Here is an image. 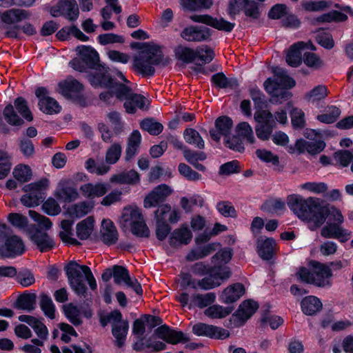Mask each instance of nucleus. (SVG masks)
<instances>
[{
  "instance_id": "nucleus-1",
  "label": "nucleus",
  "mask_w": 353,
  "mask_h": 353,
  "mask_svg": "<svg viewBox=\"0 0 353 353\" xmlns=\"http://www.w3.org/2000/svg\"><path fill=\"white\" fill-rule=\"evenodd\" d=\"M290 210L303 221L312 223L316 228L327 223H342L343 216L334 206L322 205L320 199L313 197L304 199L299 194H290L287 197Z\"/></svg>"
},
{
  "instance_id": "nucleus-2",
  "label": "nucleus",
  "mask_w": 353,
  "mask_h": 353,
  "mask_svg": "<svg viewBox=\"0 0 353 353\" xmlns=\"http://www.w3.org/2000/svg\"><path fill=\"white\" fill-rule=\"evenodd\" d=\"M64 271L70 287L77 296L86 299L88 296V288L84 283L83 276L90 289L93 291L97 290L96 279L88 266L80 265L76 261L72 260L64 266Z\"/></svg>"
},
{
  "instance_id": "nucleus-3",
  "label": "nucleus",
  "mask_w": 353,
  "mask_h": 353,
  "mask_svg": "<svg viewBox=\"0 0 353 353\" xmlns=\"http://www.w3.org/2000/svg\"><path fill=\"white\" fill-rule=\"evenodd\" d=\"M163 59L162 51L157 46H146L134 58V70L143 77L152 76L155 72L154 65H159Z\"/></svg>"
},
{
  "instance_id": "nucleus-4",
  "label": "nucleus",
  "mask_w": 353,
  "mask_h": 353,
  "mask_svg": "<svg viewBox=\"0 0 353 353\" xmlns=\"http://www.w3.org/2000/svg\"><path fill=\"white\" fill-rule=\"evenodd\" d=\"M48 186V178H41L38 181L25 185L22 190L27 194L21 196V203L26 208L38 206L44 201L46 197V191Z\"/></svg>"
},
{
  "instance_id": "nucleus-5",
  "label": "nucleus",
  "mask_w": 353,
  "mask_h": 353,
  "mask_svg": "<svg viewBox=\"0 0 353 353\" xmlns=\"http://www.w3.org/2000/svg\"><path fill=\"white\" fill-rule=\"evenodd\" d=\"M122 146L119 143H112L106 150L105 163H97L92 158L88 159L85 163V168L91 174H105L110 170V164L116 163L121 157Z\"/></svg>"
},
{
  "instance_id": "nucleus-6",
  "label": "nucleus",
  "mask_w": 353,
  "mask_h": 353,
  "mask_svg": "<svg viewBox=\"0 0 353 353\" xmlns=\"http://www.w3.org/2000/svg\"><path fill=\"white\" fill-rule=\"evenodd\" d=\"M76 51L79 57L70 61L71 66L76 70L83 72L86 68L94 69L101 63L97 52L90 46H80L77 47Z\"/></svg>"
},
{
  "instance_id": "nucleus-7",
  "label": "nucleus",
  "mask_w": 353,
  "mask_h": 353,
  "mask_svg": "<svg viewBox=\"0 0 353 353\" xmlns=\"http://www.w3.org/2000/svg\"><path fill=\"white\" fill-rule=\"evenodd\" d=\"M259 305L257 301L252 299L243 301L239 306L237 310L231 316L225 325L231 327H240L250 319L257 311Z\"/></svg>"
},
{
  "instance_id": "nucleus-8",
  "label": "nucleus",
  "mask_w": 353,
  "mask_h": 353,
  "mask_svg": "<svg viewBox=\"0 0 353 353\" xmlns=\"http://www.w3.org/2000/svg\"><path fill=\"white\" fill-rule=\"evenodd\" d=\"M254 120L257 137L263 141L268 140L276 125L273 114L268 110H259L254 113Z\"/></svg>"
},
{
  "instance_id": "nucleus-9",
  "label": "nucleus",
  "mask_w": 353,
  "mask_h": 353,
  "mask_svg": "<svg viewBox=\"0 0 353 353\" xmlns=\"http://www.w3.org/2000/svg\"><path fill=\"white\" fill-rule=\"evenodd\" d=\"M216 300V294L214 292H208L205 294H192L191 296V302L189 303V294L187 292H182L176 298V301L181 303L182 307H187L189 310H192L195 306L203 309L210 306Z\"/></svg>"
},
{
  "instance_id": "nucleus-10",
  "label": "nucleus",
  "mask_w": 353,
  "mask_h": 353,
  "mask_svg": "<svg viewBox=\"0 0 353 353\" xmlns=\"http://www.w3.org/2000/svg\"><path fill=\"white\" fill-rule=\"evenodd\" d=\"M28 234L31 241L37 245L41 252H48L55 246L54 239L34 224L30 225Z\"/></svg>"
},
{
  "instance_id": "nucleus-11",
  "label": "nucleus",
  "mask_w": 353,
  "mask_h": 353,
  "mask_svg": "<svg viewBox=\"0 0 353 353\" xmlns=\"http://www.w3.org/2000/svg\"><path fill=\"white\" fill-rule=\"evenodd\" d=\"M50 12L54 17L63 16L68 20L74 21L79 17V10L75 0H59L55 6L50 8Z\"/></svg>"
},
{
  "instance_id": "nucleus-12",
  "label": "nucleus",
  "mask_w": 353,
  "mask_h": 353,
  "mask_svg": "<svg viewBox=\"0 0 353 353\" xmlns=\"http://www.w3.org/2000/svg\"><path fill=\"white\" fill-rule=\"evenodd\" d=\"M192 333L197 336H205L212 339L223 340L229 337L228 330L205 323H197L192 327Z\"/></svg>"
},
{
  "instance_id": "nucleus-13",
  "label": "nucleus",
  "mask_w": 353,
  "mask_h": 353,
  "mask_svg": "<svg viewBox=\"0 0 353 353\" xmlns=\"http://www.w3.org/2000/svg\"><path fill=\"white\" fill-rule=\"evenodd\" d=\"M243 9L246 16L253 19H257L260 15L258 4L254 0H230L228 7L229 15L234 17Z\"/></svg>"
},
{
  "instance_id": "nucleus-14",
  "label": "nucleus",
  "mask_w": 353,
  "mask_h": 353,
  "mask_svg": "<svg viewBox=\"0 0 353 353\" xmlns=\"http://www.w3.org/2000/svg\"><path fill=\"white\" fill-rule=\"evenodd\" d=\"M26 252L25 244L22 239L16 234L8 236L1 248V255L5 258L14 259L21 256Z\"/></svg>"
},
{
  "instance_id": "nucleus-15",
  "label": "nucleus",
  "mask_w": 353,
  "mask_h": 353,
  "mask_svg": "<svg viewBox=\"0 0 353 353\" xmlns=\"http://www.w3.org/2000/svg\"><path fill=\"white\" fill-rule=\"evenodd\" d=\"M171 193V188L165 184H161L157 186L145 196L143 200L144 208H151L163 204L166 198Z\"/></svg>"
},
{
  "instance_id": "nucleus-16",
  "label": "nucleus",
  "mask_w": 353,
  "mask_h": 353,
  "mask_svg": "<svg viewBox=\"0 0 353 353\" xmlns=\"http://www.w3.org/2000/svg\"><path fill=\"white\" fill-rule=\"evenodd\" d=\"M190 19L194 22L204 23L219 30L227 32H231L234 27V23H230L222 17H213L209 14H194L190 16Z\"/></svg>"
},
{
  "instance_id": "nucleus-17",
  "label": "nucleus",
  "mask_w": 353,
  "mask_h": 353,
  "mask_svg": "<svg viewBox=\"0 0 353 353\" xmlns=\"http://www.w3.org/2000/svg\"><path fill=\"white\" fill-rule=\"evenodd\" d=\"M94 70L95 71L88 76L90 84L94 88H112L114 81L108 68L101 64Z\"/></svg>"
},
{
  "instance_id": "nucleus-18",
  "label": "nucleus",
  "mask_w": 353,
  "mask_h": 353,
  "mask_svg": "<svg viewBox=\"0 0 353 353\" xmlns=\"http://www.w3.org/2000/svg\"><path fill=\"white\" fill-rule=\"evenodd\" d=\"M181 37L189 42H202L210 38L211 30L204 26H190L181 31Z\"/></svg>"
},
{
  "instance_id": "nucleus-19",
  "label": "nucleus",
  "mask_w": 353,
  "mask_h": 353,
  "mask_svg": "<svg viewBox=\"0 0 353 353\" xmlns=\"http://www.w3.org/2000/svg\"><path fill=\"white\" fill-rule=\"evenodd\" d=\"M216 272L219 274L218 277H212L210 274H208V276L198 280L197 284L199 288L203 290L214 289L221 285L219 281H224L228 279L232 274L230 268L228 266L223 268L221 271H216Z\"/></svg>"
},
{
  "instance_id": "nucleus-20",
  "label": "nucleus",
  "mask_w": 353,
  "mask_h": 353,
  "mask_svg": "<svg viewBox=\"0 0 353 353\" xmlns=\"http://www.w3.org/2000/svg\"><path fill=\"white\" fill-rule=\"evenodd\" d=\"M193 237L192 232L186 225H183L174 229L169 237V244L172 248H176L181 245H188Z\"/></svg>"
},
{
  "instance_id": "nucleus-21",
  "label": "nucleus",
  "mask_w": 353,
  "mask_h": 353,
  "mask_svg": "<svg viewBox=\"0 0 353 353\" xmlns=\"http://www.w3.org/2000/svg\"><path fill=\"white\" fill-rule=\"evenodd\" d=\"M245 293V288L241 283H235L225 288L219 295V301L225 304L237 301Z\"/></svg>"
},
{
  "instance_id": "nucleus-22",
  "label": "nucleus",
  "mask_w": 353,
  "mask_h": 353,
  "mask_svg": "<svg viewBox=\"0 0 353 353\" xmlns=\"http://www.w3.org/2000/svg\"><path fill=\"white\" fill-rule=\"evenodd\" d=\"M128 330L129 322L123 319L122 314L119 321L112 324V334L115 339L114 345L118 348H122L125 345Z\"/></svg>"
},
{
  "instance_id": "nucleus-23",
  "label": "nucleus",
  "mask_w": 353,
  "mask_h": 353,
  "mask_svg": "<svg viewBox=\"0 0 353 353\" xmlns=\"http://www.w3.org/2000/svg\"><path fill=\"white\" fill-rule=\"evenodd\" d=\"M310 264L314 270L315 276L314 285L323 288L326 284H330L329 281H325L326 279H330L332 276V269L329 265L316 261H312Z\"/></svg>"
},
{
  "instance_id": "nucleus-24",
  "label": "nucleus",
  "mask_w": 353,
  "mask_h": 353,
  "mask_svg": "<svg viewBox=\"0 0 353 353\" xmlns=\"http://www.w3.org/2000/svg\"><path fill=\"white\" fill-rule=\"evenodd\" d=\"M275 240L272 237H265L264 239L261 237L256 241V252L261 259L270 261L274 259L276 254L274 246Z\"/></svg>"
},
{
  "instance_id": "nucleus-25",
  "label": "nucleus",
  "mask_w": 353,
  "mask_h": 353,
  "mask_svg": "<svg viewBox=\"0 0 353 353\" xmlns=\"http://www.w3.org/2000/svg\"><path fill=\"white\" fill-rule=\"evenodd\" d=\"M101 240L107 246L117 243L119 233L114 223L109 219H103L101 223Z\"/></svg>"
},
{
  "instance_id": "nucleus-26",
  "label": "nucleus",
  "mask_w": 353,
  "mask_h": 353,
  "mask_svg": "<svg viewBox=\"0 0 353 353\" xmlns=\"http://www.w3.org/2000/svg\"><path fill=\"white\" fill-rule=\"evenodd\" d=\"M31 13L26 10L12 8L1 13V21L6 26H11L28 19Z\"/></svg>"
},
{
  "instance_id": "nucleus-27",
  "label": "nucleus",
  "mask_w": 353,
  "mask_h": 353,
  "mask_svg": "<svg viewBox=\"0 0 353 353\" xmlns=\"http://www.w3.org/2000/svg\"><path fill=\"white\" fill-rule=\"evenodd\" d=\"M323 141H309L304 139H299L295 143L296 152L299 154L307 152L311 155H316L322 152L325 148Z\"/></svg>"
},
{
  "instance_id": "nucleus-28",
  "label": "nucleus",
  "mask_w": 353,
  "mask_h": 353,
  "mask_svg": "<svg viewBox=\"0 0 353 353\" xmlns=\"http://www.w3.org/2000/svg\"><path fill=\"white\" fill-rule=\"evenodd\" d=\"M59 87L61 94L70 99L74 97L77 94L81 93L84 89L83 84L72 77L61 81L59 83Z\"/></svg>"
},
{
  "instance_id": "nucleus-29",
  "label": "nucleus",
  "mask_w": 353,
  "mask_h": 353,
  "mask_svg": "<svg viewBox=\"0 0 353 353\" xmlns=\"http://www.w3.org/2000/svg\"><path fill=\"white\" fill-rule=\"evenodd\" d=\"M110 188L108 183H97L95 184L88 183L80 187V191L84 197L92 199L105 195Z\"/></svg>"
},
{
  "instance_id": "nucleus-30",
  "label": "nucleus",
  "mask_w": 353,
  "mask_h": 353,
  "mask_svg": "<svg viewBox=\"0 0 353 353\" xmlns=\"http://www.w3.org/2000/svg\"><path fill=\"white\" fill-rule=\"evenodd\" d=\"M79 194L76 188L65 184V180L62 179L59 183L54 196L60 202L70 203L78 198Z\"/></svg>"
},
{
  "instance_id": "nucleus-31",
  "label": "nucleus",
  "mask_w": 353,
  "mask_h": 353,
  "mask_svg": "<svg viewBox=\"0 0 353 353\" xmlns=\"http://www.w3.org/2000/svg\"><path fill=\"white\" fill-rule=\"evenodd\" d=\"M225 266L215 264L211 265L203 261L196 262L190 267L192 274L196 276H204L210 274L212 277H218L219 274L216 271H221Z\"/></svg>"
},
{
  "instance_id": "nucleus-32",
  "label": "nucleus",
  "mask_w": 353,
  "mask_h": 353,
  "mask_svg": "<svg viewBox=\"0 0 353 353\" xmlns=\"http://www.w3.org/2000/svg\"><path fill=\"white\" fill-rule=\"evenodd\" d=\"M37 295L35 293H30L25 291L23 293L18 296L16 301L13 303V307L17 310H26L31 312L36 308Z\"/></svg>"
},
{
  "instance_id": "nucleus-33",
  "label": "nucleus",
  "mask_w": 353,
  "mask_h": 353,
  "mask_svg": "<svg viewBox=\"0 0 353 353\" xmlns=\"http://www.w3.org/2000/svg\"><path fill=\"white\" fill-rule=\"evenodd\" d=\"M265 90L272 94V103H281L285 101L288 100L291 97V93L286 90V88L279 89L275 88V85H273V81L271 79H268L264 82Z\"/></svg>"
},
{
  "instance_id": "nucleus-34",
  "label": "nucleus",
  "mask_w": 353,
  "mask_h": 353,
  "mask_svg": "<svg viewBox=\"0 0 353 353\" xmlns=\"http://www.w3.org/2000/svg\"><path fill=\"white\" fill-rule=\"evenodd\" d=\"M74 222L72 220L64 219L61 221L60 227L63 231H60L59 236L61 241L66 245L79 246L81 243L76 239L72 237L73 235L72 225Z\"/></svg>"
},
{
  "instance_id": "nucleus-35",
  "label": "nucleus",
  "mask_w": 353,
  "mask_h": 353,
  "mask_svg": "<svg viewBox=\"0 0 353 353\" xmlns=\"http://www.w3.org/2000/svg\"><path fill=\"white\" fill-rule=\"evenodd\" d=\"M323 304L321 299L315 296H307L301 301V308L303 314L313 316L321 311Z\"/></svg>"
},
{
  "instance_id": "nucleus-36",
  "label": "nucleus",
  "mask_w": 353,
  "mask_h": 353,
  "mask_svg": "<svg viewBox=\"0 0 353 353\" xmlns=\"http://www.w3.org/2000/svg\"><path fill=\"white\" fill-rule=\"evenodd\" d=\"M147 99L141 94L132 93L127 101H125L123 106L125 111L130 114L135 113L137 108L147 110Z\"/></svg>"
},
{
  "instance_id": "nucleus-37",
  "label": "nucleus",
  "mask_w": 353,
  "mask_h": 353,
  "mask_svg": "<svg viewBox=\"0 0 353 353\" xmlns=\"http://www.w3.org/2000/svg\"><path fill=\"white\" fill-rule=\"evenodd\" d=\"M272 71L275 79L272 81H273V85H275V88H292L295 85L294 80L290 77L283 69L276 67L273 68Z\"/></svg>"
},
{
  "instance_id": "nucleus-38",
  "label": "nucleus",
  "mask_w": 353,
  "mask_h": 353,
  "mask_svg": "<svg viewBox=\"0 0 353 353\" xmlns=\"http://www.w3.org/2000/svg\"><path fill=\"white\" fill-rule=\"evenodd\" d=\"M93 208L92 201H82L69 207L66 212L72 218H82L91 212Z\"/></svg>"
},
{
  "instance_id": "nucleus-39",
  "label": "nucleus",
  "mask_w": 353,
  "mask_h": 353,
  "mask_svg": "<svg viewBox=\"0 0 353 353\" xmlns=\"http://www.w3.org/2000/svg\"><path fill=\"white\" fill-rule=\"evenodd\" d=\"M94 220L92 216L79 222L76 225L77 236L81 241L87 240L90 236L94 228Z\"/></svg>"
},
{
  "instance_id": "nucleus-40",
  "label": "nucleus",
  "mask_w": 353,
  "mask_h": 353,
  "mask_svg": "<svg viewBox=\"0 0 353 353\" xmlns=\"http://www.w3.org/2000/svg\"><path fill=\"white\" fill-rule=\"evenodd\" d=\"M305 47L303 42H298L292 45L287 54L286 62L292 67H297L301 63V52L302 50Z\"/></svg>"
},
{
  "instance_id": "nucleus-41",
  "label": "nucleus",
  "mask_w": 353,
  "mask_h": 353,
  "mask_svg": "<svg viewBox=\"0 0 353 353\" xmlns=\"http://www.w3.org/2000/svg\"><path fill=\"white\" fill-rule=\"evenodd\" d=\"M63 313L67 319L74 326L77 327L83 323L81 315V308L72 303L65 305L63 307Z\"/></svg>"
},
{
  "instance_id": "nucleus-42",
  "label": "nucleus",
  "mask_w": 353,
  "mask_h": 353,
  "mask_svg": "<svg viewBox=\"0 0 353 353\" xmlns=\"http://www.w3.org/2000/svg\"><path fill=\"white\" fill-rule=\"evenodd\" d=\"M233 307H223L220 305H212L207 307L204 314L211 319H222L232 313Z\"/></svg>"
},
{
  "instance_id": "nucleus-43",
  "label": "nucleus",
  "mask_w": 353,
  "mask_h": 353,
  "mask_svg": "<svg viewBox=\"0 0 353 353\" xmlns=\"http://www.w3.org/2000/svg\"><path fill=\"white\" fill-rule=\"evenodd\" d=\"M347 19V16L341 12L332 10L327 13L323 14L320 17L314 18L312 20V23L316 25L320 23L327 22H341L345 21Z\"/></svg>"
},
{
  "instance_id": "nucleus-44",
  "label": "nucleus",
  "mask_w": 353,
  "mask_h": 353,
  "mask_svg": "<svg viewBox=\"0 0 353 353\" xmlns=\"http://www.w3.org/2000/svg\"><path fill=\"white\" fill-rule=\"evenodd\" d=\"M234 254L232 248L225 247L220 249L211 258V262L214 265L219 264L223 266L228 264L232 259Z\"/></svg>"
},
{
  "instance_id": "nucleus-45",
  "label": "nucleus",
  "mask_w": 353,
  "mask_h": 353,
  "mask_svg": "<svg viewBox=\"0 0 353 353\" xmlns=\"http://www.w3.org/2000/svg\"><path fill=\"white\" fill-rule=\"evenodd\" d=\"M213 3L212 0H181L183 8L190 11L208 10L212 6Z\"/></svg>"
},
{
  "instance_id": "nucleus-46",
  "label": "nucleus",
  "mask_w": 353,
  "mask_h": 353,
  "mask_svg": "<svg viewBox=\"0 0 353 353\" xmlns=\"http://www.w3.org/2000/svg\"><path fill=\"white\" fill-rule=\"evenodd\" d=\"M196 49L193 50L188 47L179 46L175 49L176 59L185 63H192L196 59Z\"/></svg>"
},
{
  "instance_id": "nucleus-47",
  "label": "nucleus",
  "mask_w": 353,
  "mask_h": 353,
  "mask_svg": "<svg viewBox=\"0 0 353 353\" xmlns=\"http://www.w3.org/2000/svg\"><path fill=\"white\" fill-rule=\"evenodd\" d=\"M130 230L132 234L139 238H148L150 235L144 219L132 221L130 223Z\"/></svg>"
},
{
  "instance_id": "nucleus-48",
  "label": "nucleus",
  "mask_w": 353,
  "mask_h": 353,
  "mask_svg": "<svg viewBox=\"0 0 353 353\" xmlns=\"http://www.w3.org/2000/svg\"><path fill=\"white\" fill-rule=\"evenodd\" d=\"M185 141L191 145H194L199 149H203L205 143L199 133L193 128H186L183 132Z\"/></svg>"
},
{
  "instance_id": "nucleus-49",
  "label": "nucleus",
  "mask_w": 353,
  "mask_h": 353,
  "mask_svg": "<svg viewBox=\"0 0 353 353\" xmlns=\"http://www.w3.org/2000/svg\"><path fill=\"white\" fill-rule=\"evenodd\" d=\"M39 106L42 112L49 114L58 113L61 109L57 101L50 97L41 98L39 101Z\"/></svg>"
},
{
  "instance_id": "nucleus-50",
  "label": "nucleus",
  "mask_w": 353,
  "mask_h": 353,
  "mask_svg": "<svg viewBox=\"0 0 353 353\" xmlns=\"http://www.w3.org/2000/svg\"><path fill=\"white\" fill-rule=\"evenodd\" d=\"M40 307L47 317L50 319L55 318V305L50 296L45 293L41 294Z\"/></svg>"
},
{
  "instance_id": "nucleus-51",
  "label": "nucleus",
  "mask_w": 353,
  "mask_h": 353,
  "mask_svg": "<svg viewBox=\"0 0 353 353\" xmlns=\"http://www.w3.org/2000/svg\"><path fill=\"white\" fill-rule=\"evenodd\" d=\"M261 209L268 213H277L285 209V203L281 199H269L263 203Z\"/></svg>"
},
{
  "instance_id": "nucleus-52",
  "label": "nucleus",
  "mask_w": 353,
  "mask_h": 353,
  "mask_svg": "<svg viewBox=\"0 0 353 353\" xmlns=\"http://www.w3.org/2000/svg\"><path fill=\"white\" fill-rule=\"evenodd\" d=\"M16 281L23 288H28L35 282V278L32 272L24 268L19 272H17L15 274Z\"/></svg>"
},
{
  "instance_id": "nucleus-53",
  "label": "nucleus",
  "mask_w": 353,
  "mask_h": 353,
  "mask_svg": "<svg viewBox=\"0 0 353 353\" xmlns=\"http://www.w3.org/2000/svg\"><path fill=\"white\" fill-rule=\"evenodd\" d=\"M8 221L15 228L19 229H26L27 232L28 228L30 226L28 224V218L20 213H10L8 216Z\"/></svg>"
},
{
  "instance_id": "nucleus-54",
  "label": "nucleus",
  "mask_w": 353,
  "mask_h": 353,
  "mask_svg": "<svg viewBox=\"0 0 353 353\" xmlns=\"http://www.w3.org/2000/svg\"><path fill=\"white\" fill-rule=\"evenodd\" d=\"M112 88H113L114 94L121 101L125 100V101H127L133 93L130 87L123 83H117L115 81Z\"/></svg>"
},
{
  "instance_id": "nucleus-55",
  "label": "nucleus",
  "mask_w": 353,
  "mask_h": 353,
  "mask_svg": "<svg viewBox=\"0 0 353 353\" xmlns=\"http://www.w3.org/2000/svg\"><path fill=\"white\" fill-rule=\"evenodd\" d=\"M236 132L238 135L245 139L248 143L252 144L254 143L255 138L252 127L247 122H241L236 126Z\"/></svg>"
},
{
  "instance_id": "nucleus-56",
  "label": "nucleus",
  "mask_w": 353,
  "mask_h": 353,
  "mask_svg": "<svg viewBox=\"0 0 353 353\" xmlns=\"http://www.w3.org/2000/svg\"><path fill=\"white\" fill-rule=\"evenodd\" d=\"M189 341V336L183 332L171 327L166 343L172 345H176L178 343H185Z\"/></svg>"
},
{
  "instance_id": "nucleus-57",
  "label": "nucleus",
  "mask_w": 353,
  "mask_h": 353,
  "mask_svg": "<svg viewBox=\"0 0 353 353\" xmlns=\"http://www.w3.org/2000/svg\"><path fill=\"white\" fill-rule=\"evenodd\" d=\"M114 282L117 285H121L122 283H125L130 277L128 270L125 267L119 265H113Z\"/></svg>"
},
{
  "instance_id": "nucleus-58",
  "label": "nucleus",
  "mask_w": 353,
  "mask_h": 353,
  "mask_svg": "<svg viewBox=\"0 0 353 353\" xmlns=\"http://www.w3.org/2000/svg\"><path fill=\"white\" fill-rule=\"evenodd\" d=\"M215 125L219 132L227 137L233 125L232 120L227 116H222L216 119Z\"/></svg>"
},
{
  "instance_id": "nucleus-59",
  "label": "nucleus",
  "mask_w": 353,
  "mask_h": 353,
  "mask_svg": "<svg viewBox=\"0 0 353 353\" xmlns=\"http://www.w3.org/2000/svg\"><path fill=\"white\" fill-rule=\"evenodd\" d=\"M3 116L6 121L12 125L19 126L21 125L24 121L21 119L14 110L11 104L6 106L3 110Z\"/></svg>"
},
{
  "instance_id": "nucleus-60",
  "label": "nucleus",
  "mask_w": 353,
  "mask_h": 353,
  "mask_svg": "<svg viewBox=\"0 0 353 353\" xmlns=\"http://www.w3.org/2000/svg\"><path fill=\"white\" fill-rule=\"evenodd\" d=\"M141 127L143 130L148 132L152 135H158L163 130V125L155 121L152 119H145L141 123Z\"/></svg>"
},
{
  "instance_id": "nucleus-61",
  "label": "nucleus",
  "mask_w": 353,
  "mask_h": 353,
  "mask_svg": "<svg viewBox=\"0 0 353 353\" xmlns=\"http://www.w3.org/2000/svg\"><path fill=\"white\" fill-rule=\"evenodd\" d=\"M212 81L219 88H233L238 85L236 80H229L223 73H216L212 77Z\"/></svg>"
},
{
  "instance_id": "nucleus-62",
  "label": "nucleus",
  "mask_w": 353,
  "mask_h": 353,
  "mask_svg": "<svg viewBox=\"0 0 353 353\" xmlns=\"http://www.w3.org/2000/svg\"><path fill=\"white\" fill-rule=\"evenodd\" d=\"M327 95V88L324 85H318L305 95V99L308 101H317L323 99Z\"/></svg>"
},
{
  "instance_id": "nucleus-63",
  "label": "nucleus",
  "mask_w": 353,
  "mask_h": 353,
  "mask_svg": "<svg viewBox=\"0 0 353 353\" xmlns=\"http://www.w3.org/2000/svg\"><path fill=\"white\" fill-rule=\"evenodd\" d=\"M290 116L294 128L302 129L305 126V114L301 109L293 108L290 112Z\"/></svg>"
},
{
  "instance_id": "nucleus-64",
  "label": "nucleus",
  "mask_w": 353,
  "mask_h": 353,
  "mask_svg": "<svg viewBox=\"0 0 353 353\" xmlns=\"http://www.w3.org/2000/svg\"><path fill=\"white\" fill-rule=\"evenodd\" d=\"M196 58L202 64L211 62L214 57V50L208 46H203L196 48Z\"/></svg>"
}]
</instances>
